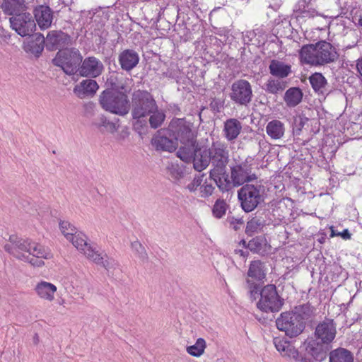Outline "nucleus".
I'll return each mask as SVG.
<instances>
[{
  "label": "nucleus",
  "instance_id": "2f4dec72",
  "mask_svg": "<svg viewBox=\"0 0 362 362\" xmlns=\"http://www.w3.org/2000/svg\"><path fill=\"white\" fill-rule=\"evenodd\" d=\"M270 74L279 78H284L287 77L291 73V66L284 64V62L272 59L269 66Z\"/></svg>",
  "mask_w": 362,
  "mask_h": 362
},
{
  "label": "nucleus",
  "instance_id": "f704fd0d",
  "mask_svg": "<svg viewBox=\"0 0 362 362\" xmlns=\"http://www.w3.org/2000/svg\"><path fill=\"white\" fill-rule=\"evenodd\" d=\"M35 290L40 298L52 301L57 287L51 283L42 281L36 285Z\"/></svg>",
  "mask_w": 362,
  "mask_h": 362
},
{
  "label": "nucleus",
  "instance_id": "dca6fc26",
  "mask_svg": "<svg viewBox=\"0 0 362 362\" xmlns=\"http://www.w3.org/2000/svg\"><path fill=\"white\" fill-rule=\"evenodd\" d=\"M103 70L104 66L98 58L88 57L82 60L78 72L82 76L96 78L101 75Z\"/></svg>",
  "mask_w": 362,
  "mask_h": 362
},
{
  "label": "nucleus",
  "instance_id": "58836bf2",
  "mask_svg": "<svg viewBox=\"0 0 362 362\" xmlns=\"http://www.w3.org/2000/svg\"><path fill=\"white\" fill-rule=\"evenodd\" d=\"M311 0H299L295 5L293 11L298 17L313 18L317 12L309 7Z\"/></svg>",
  "mask_w": 362,
  "mask_h": 362
},
{
  "label": "nucleus",
  "instance_id": "4be33fe9",
  "mask_svg": "<svg viewBox=\"0 0 362 362\" xmlns=\"http://www.w3.org/2000/svg\"><path fill=\"white\" fill-rule=\"evenodd\" d=\"M330 344L321 341L320 340H310L306 347V352L318 361H322L326 358L327 352L329 351Z\"/></svg>",
  "mask_w": 362,
  "mask_h": 362
},
{
  "label": "nucleus",
  "instance_id": "3c124183",
  "mask_svg": "<svg viewBox=\"0 0 362 362\" xmlns=\"http://www.w3.org/2000/svg\"><path fill=\"white\" fill-rule=\"evenodd\" d=\"M108 82L111 88H106L105 90H114L117 91L127 90L125 83H124L122 81L118 80L116 76H111L108 79Z\"/></svg>",
  "mask_w": 362,
  "mask_h": 362
},
{
  "label": "nucleus",
  "instance_id": "20e7f679",
  "mask_svg": "<svg viewBox=\"0 0 362 362\" xmlns=\"http://www.w3.org/2000/svg\"><path fill=\"white\" fill-rule=\"evenodd\" d=\"M132 116L135 121L133 127L139 134L147 128V117L153 111L157 110L158 105L156 100L151 93L147 90H137L132 94Z\"/></svg>",
  "mask_w": 362,
  "mask_h": 362
},
{
  "label": "nucleus",
  "instance_id": "f257e3e1",
  "mask_svg": "<svg viewBox=\"0 0 362 362\" xmlns=\"http://www.w3.org/2000/svg\"><path fill=\"white\" fill-rule=\"evenodd\" d=\"M6 252L18 259L28 262L35 267L44 264L42 259H48L49 252L42 245L30 239H23L16 235H11L9 243L4 245Z\"/></svg>",
  "mask_w": 362,
  "mask_h": 362
},
{
  "label": "nucleus",
  "instance_id": "c85d7f7f",
  "mask_svg": "<svg viewBox=\"0 0 362 362\" xmlns=\"http://www.w3.org/2000/svg\"><path fill=\"white\" fill-rule=\"evenodd\" d=\"M26 0H3L1 8L5 14L15 16L26 11Z\"/></svg>",
  "mask_w": 362,
  "mask_h": 362
},
{
  "label": "nucleus",
  "instance_id": "a878e982",
  "mask_svg": "<svg viewBox=\"0 0 362 362\" xmlns=\"http://www.w3.org/2000/svg\"><path fill=\"white\" fill-rule=\"evenodd\" d=\"M242 123L236 118L227 119L223 123V136L228 142H234L241 133Z\"/></svg>",
  "mask_w": 362,
  "mask_h": 362
},
{
  "label": "nucleus",
  "instance_id": "4d7b16f0",
  "mask_svg": "<svg viewBox=\"0 0 362 362\" xmlns=\"http://www.w3.org/2000/svg\"><path fill=\"white\" fill-rule=\"evenodd\" d=\"M214 33L220 37L219 42L222 44H226L230 35V30L226 28H220L216 29Z\"/></svg>",
  "mask_w": 362,
  "mask_h": 362
},
{
  "label": "nucleus",
  "instance_id": "9d476101",
  "mask_svg": "<svg viewBox=\"0 0 362 362\" xmlns=\"http://www.w3.org/2000/svg\"><path fill=\"white\" fill-rule=\"evenodd\" d=\"M168 134L174 136L177 144H195L197 141L192 124L184 118L172 119L168 125Z\"/></svg>",
  "mask_w": 362,
  "mask_h": 362
},
{
  "label": "nucleus",
  "instance_id": "72a5a7b5",
  "mask_svg": "<svg viewBox=\"0 0 362 362\" xmlns=\"http://www.w3.org/2000/svg\"><path fill=\"white\" fill-rule=\"evenodd\" d=\"M99 86L97 82L91 78H87L83 80L79 85H77L74 88V93H77L79 96L83 95H94Z\"/></svg>",
  "mask_w": 362,
  "mask_h": 362
},
{
  "label": "nucleus",
  "instance_id": "393cba45",
  "mask_svg": "<svg viewBox=\"0 0 362 362\" xmlns=\"http://www.w3.org/2000/svg\"><path fill=\"white\" fill-rule=\"evenodd\" d=\"M308 79L312 88L318 95L326 96L330 93V86L322 73H313L309 76Z\"/></svg>",
  "mask_w": 362,
  "mask_h": 362
},
{
  "label": "nucleus",
  "instance_id": "338daca9",
  "mask_svg": "<svg viewBox=\"0 0 362 362\" xmlns=\"http://www.w3.org/2000/svg\"><path fill=\"white\" fill-rule=\"evenodd\" d=\"M356 68H357L358 73L362 76V57L357 60Z\"/></svg>",
  "mask_w": 362,
  "mask_h": 362
},
{
  "label": "nucleus",
  "instance_id": "7ed1b4c3",
  "mask_svg": "<svg viewBox=\"0 0 362 362\" xmlns=\"http://www.w3.org/2000/svg\"><path fill=\"white\" fill-rule=\"evenodd\" d=\"M199 153L197 158V168L201 172L205 170L210 164V171H221L226 168L230 161V151L224 142L214 141L210 146H202V151Z\"/></svg>",
  "mask_w": 362,
  "mask_h": 362
},
{
  "label": "nucleus",
  "instance_id": "864d4df0",
  "mask_svg": "<svg viewBox=\"0 0 362 362\" xmlns=\"http://www.w3.org/2000/svg\"><path fill=\"white\" fill-rule=\"evenodd\" d=\"M224 105V100L218 98H213L211 99L209 103V108L214 114L221 112Z\"/></svg>",
  "mask_w": 362,
  "mask_h": 362
},
{
  "label": "nucleus",
  "instance_id": "052dcab7",
  "mask_svg": "<svg viewBox=\"0 0 362 362\" xmlns=\"http://www.w3.org/2000/svg\"><path fill=\"white\" fill-rule=\"evenodd\" d=\"M85 115L92 117L95 114V105L93 103H88L84 105Z\"/></svg>",
  "mask_w": 362,
  "mask_h": 362
},
{
  "label": "nucleus",
  "instance_id": "79ce46f5",
  "mask_svg": "<svg viewBox=\"0 0 362 362\" xmlns=\"http://www.w3.org/2000/svg\"><path fill=\"white\" fill-rule=\"evenodd\" d=\"M246 288L247 294L251 301H255L259 299L262 293V288L263 287L259 281H256L250 279H246Z\"/></svg>",
  "mask_w": 362,
  "mask_h": 362
},
{
  "label": "nucleus",
  "instance_id": "c03bdc74",
  "mask_svg": "<svg viewBox=\"0 0 362 362\" xmlns=\"http://www.w3.org/2000/svg\"><path fill=\"white\" fill-rule=\"evenodd\" d=\"M206 348V341L203 338L197 339L194 345L188 346L187 347V353L194 357H199L202 356Z\"/></svg>",
  "mask_w": 362,
  "mask_h": 362
},
{
  "label": "nucleus",
  "instance_id": "39448f33",
  "mask_svg": "<svg viewBox=\"0 0 362 362\" xmlns=\"http://www.w3.org/2000/svg\"><path fill=\"white\" fill-rule=\"evenodd\" d=\"M299 55L301 62L313 66L330 64L339 58L337 49L325 40L303 45L300 49Z\"/></svg>",
  "mask_w": 362,
  "mask_h": 362
},
{
  "label": "nucleus",
  "instance_id": "8fccbe9b",
  "mask_svg": "<svg viewBox=\"0 0 362 362\" xmlns=\"http://www.w3.org/2000/svg\"><path fill=\"white\" fill-rule=\"evenodd\" d=\"M308 122V118L304 115H299L293 117L292 122V129L294 134L300 135L302 129Z\"/></svg>",
  "mask_w": 362,
  "mask_h": 362
},
{
  "label": "nucleus",
  "instance_id": "b1692460",
  "mask_svg": "<svg viewBox=\"0 0 362 362\" xmlns=\"http://www.w3.org/2000/svg\"><path fill=\"white\" fill-rule=\"evenodd\" d=\"M248 245L249 251L262 257L267 255L271 250V245L264 234L252 238L248 241Z\"/></svg>",
  "mask_w": 362,
  "mask_h": 362
},
{
  "label": "nucleus",
  "instance_id": "6ab92c4d",
  "mask_svg": "<svg viewBox=\"0 0 362 362\" xmlns=\"http://www.w3.org/2000/svg\"><path fill=\"white\" fill-rule=\"evenodd\" d=\"M336 326L333 320L326 319L315 328V335L317 340L330 344L336 336Z\"/></svg>",
  "mask_w": 362,
  "mask_h": 362
},
{
  "label": "nucleus",
  "instance_id": "2eb2a0df",
  "mask_svg": "<svg viewBox=\"0 0 362 362\" xmlns=\"http://www.w3.org/2000/svg\"><path fill=\"white\" fill-rule=\"evenodd\" d=\"M274 344L277 351L283 356L292 358L296 362H314L312 358L307 357L305 354L300 353L286 340L274 338Z\"/></svg>",
  "mask_w": 362,
  "mask_h": 362
},
{
  "label": "nucleus",
  "instance_id": "c756f323",
  "mask_svg": "<svg viewBox=\"0 0 362 362\" xmlns=\"http://www.w3.org/2000/svg\"><path fill=\"white\" fill-rule=\"evenodd\" d=\"M46 45L45 38L41 33L33 35L25 46V51L39 57Z\"/></svg>",
  "mask_w": 362,
  "mask_h": 362
},
{
  "label": "nucleus",
  "instance_id": "a18cd8bd",
  "mask_svg": "<svg viewBox=\"0 0 362 362\" xmlns=\"http://www.w3.org/2000/svg\"><path fill=\"white\" fill-rule=\"evenodd\" d=\"M148 116L149 124L153 129H157L160 127L165 119V113L162 110H159L158 108L157 110L153 111Z\"/></svg>",
  "mask_w": 362,
  "mask_h": 362
},
{
  "label": "nucleus",
  "instance_id": "bf43d9fd",
  "mask_svg": "<svg viewBox=\"0 0 362 362\" xmlns=\"http://www.w3.org/2000/svg\"><path fill=\"white\" fill-rule=\"evenodd\" d=\"M330 230H331V234H330L331 238H333L335 236H340L344 240H350L351 238V233L349 232V230L347 228L344 229L342 232H340L339 233H335L334 227L330 226Z\"/></svg>",
  "mask_w": 362,
  "mask_h": 362
},
{
  "label": "nucleus",
  "instance_id": "c9c22d12",
  "mask_svg": "<svg viewBox=\"0 0 362 362\" xmlns=\"http://www.w3.org/2000/svg\"><path fill=\"white\" fill-rule=\"evenodd\" d=\"M69 241L72 243L73 245L78 250L83 252L87 258V252H88L90 250H97L95 247L88 243L86 235L81 232H78L74 236H73V239H70Z\"/></svg>",
  "mask_w": 362,
  "mask_h": 362
},
{
  "label": "nucleus",
  "instance_id": "680f3d73",
  "mask_svg": "<svg viewBox=\"0 0 362 362\" xmlns=\"http://www.w3.org/2000/svg\"><path fill=\"white\" fill-rule=\"evenodd\" d=\"M181 30L183 33V35H180V38L184 42H187L192 39V33L189 31V30L184 27L181 28Z\"/></svg>",
  "mask_w": 362,
  "mask_h": 362
},
{
  "label": "nucleus",
  "instance_id": "13d9d810",
  "mask_svg": "<svg viewBox=\"0 0 362 362\" xmlns=\"http://www.w3.org/2000/svg\"><path fill=\"white\" fill-rule=\"evenodd\" d=\"M204 176V174H202V175H196L192 181L187 185V189L189 192H194L197 187L201 185Z\"/></svg>",
  "mask_w": 362,
  "mask_h": 362
},
{
  "label": "nucleus",
  "instance_id": "9b49d317",
  "mask_svg": "<svg viewBox=\"0 0 362 362\" xmlns=\"http://www.w3.org/2000/svg\"><path fill=\"white\" fill-rule=\"evenodd\" d=\"M252 86L247 80L239 79L232 84L229 97L238 107H247L252 101Z\"/></svg>",
  "mask_w": 362,
  "mask_h": 362
},
{
  "label": "nucleus",
  "instance_id": "412c9836",
  "mask_svg": "<svg viewBox=\"0 0 362 362\" xmlns=\"http://www.w3.org/2000/svg\"><path fill=\"white\" fill-rule=\"evenodd\" d=\"M33 14L35 21L41 30H46L51 26L53 20V11L49 6L39 5L34 8Z\"/></svg>",
  "mask_w": 362,
  "mask_h": 362
},
{
  "label": "nucleus",
  "instance_id": "6e6552de",
  "mask_svg": "<svg viewBox=\"0 0 362 362\" xmlns=\"http://www.w3.org/2000/svg\"><path fill=\"white\" fill-rule=\"evenodd\" d=\"M284 304V299L279 294L274 284H267L262 288L261 296L257 308L262 312L278 313Z\"/></svg>",
  "mask_w": 362,
  "mask_h": 362
},
{
  "label": "nucleus",
  "instance_id": "a19ab883",
  "mask_svg": "<svg viewBox=\"0 0 362 362\" xmlns=\"http://www.w3.org/2000/svg\"><path fill=\"white\" fill-rule=\"evenodd\" d=\"M287 87V82L279 79L269 78L264 84V89L270 94L277 95Z\"/></svg>",
  "mask_w": 362,
  "mask_h": 362
},
{
  "label": "nucleus",
  "instance_id": "a211bd4d",
  "mask_svg": "<svg viewBox=\"0 0 362 362\" xmlns=\"http://www.w3.org/2000/svg\"><path fill=\"white\" fill-rule=\"evenodd\" d=\"M182 144L184 146H181L177 152V157L187 163L192 162L194 170L201 172V170L197 168L196 162L199 153L202 151V146H199L197 141L195 144Z\"/></svg>",
  "mask_w": 362,
  "mask_h": 362
},
{
  "label": "nucleus",
  "instance_id": "1a4fd4ad",
  "mask_svg": "<svg viewBox=\"0 0 362 362\" xmlns=\"http://www.w3.org/2000/svg\"><path fill=\"white\" fill-rule=\"evenodd\" d=\"M83 57L80 52L75 48L59 50L52 59V63L69 75H73L80 68Z\"/></svg>",
  "mask_w": 362,
  "mask_h": 362
},
{
  "label": "nucleus",
  "instance_id": "ddd939ff",
  "mask_svg": "<svg viewBox=\"0 0 362 362\" xmlns=\"http://www.w3.org/2000/svg\"><path fill=\"white\" fill-rule=\"evenodd\" d=\"M230 177L237 187L257 179V175L252 173L251 165L247 160L230 167Z\"/></svg>",
  "mask_w": 362,
  "mask_h": 362
},
{
  "label": "nucleus",
  "instance_id": "603ef678",
  "mask_svg": "<svg viewBox=\"0 0 362 362\" xmlns=\"http://www.w3.org/2000/svg\"><path fill=\"white\" fill-rule=\"evenodd\" d=\"M257 33L255 30H247L243 33V40L245 45H249L250 44L259 45V40L256 38Z\"/></svg>",
  "mask_w": 362,
  "mask_h": 362
},
{
  "label": "nucleus",
  "instance_id": "bb28decb",
  "mask_svg": "<svg viewBox=\"0 0 362 362\" xmlns=\"http://www.w3.org/2000/svg\"><path fill=\"white\" fill-rule=\"evenodd\" d=\"M88 253V259L98 265H102L108 272L116 269L119 264L113 258L107 257L105 253H100L98 250H90Z\"/></svg>",
  "mask_w": 362,
  "mask_h": 362
},
{
  "label": "nucleus",
  "instance_id": "6e6d98bb",
  "mask_svg": "<svg viewBox=\"0 0 362 362\" xmlns=\"http://www.w3.org/2000/svg\"><path fill=\"white\" fill-rule=\"evenodd\" d=\"M214 189L215 187L211 184H207V182H205L200 188L201 197L202 198L209 197L213 194Z\"/></svg>",
  "mask_w": 362,
  "mask_h": 362
},
{
  "label": "nucleus",
  "instance_id": "5701e85b",
  "mask_svg": "<svg viewBox=\"0 0 362 362\" xmlns=\"http://www.w3.org/2000/svg\"><path fill=\"white\" fill-rule=\"evenodd\" d=\"M139 53L133 49H125L120 52L118 62L123 71L129 72L134 69L139 62Z\"/></svg>",
  "mask_w": 362,
  "mask_h": 362
},
{
  "label": "nucleus",
  "instance_id": "ea45409f",
  "mask_svg": "<svg viewBox=\"0 0 362 362\" xmlns=\"http://www.w3.org/2000/svg\"><path fill=\"white\" fill-rule=\"evenodd\" d=\"M92 126L98 129L101 132H108L114 133L117 130L116 124L109 121L104 115H99L91 123Z\"/></svg>",
  "mask_w": 362,
  "mask_h": 362
},
{
  "label": "nucleus",
  "instance_id": "0e129e2a",
  "mask_svg": "<svg viewBox=\"0 0 362 362\" xmlns=\"http://www.w3.org/2000/svg\"><path fill=\"white\" fill-rule=\"evenodd\" d=\"M234 253L236 255H238L240 257H243L244 259H246L250 255L249 251L243 250L242 249H235L234 250Z\"/></svg>",
  "mask_w": 362,
  "mask_h": 362
},
{
  "label": "nucleus",
  "instance_id": "de8ad7c7",
  "mask_svg": "<svg viewBox=\"0 0 362 362\" xmlns=\"http://www.w3.org/2000/svg\"><path fill=\"white\" fill-rule=\"evenodd\" d=\"M131 248L134 255L143 262H147L148 256L145 247L138 240L134 241L131 243Z\"/></svg>",
  "mask_w": 362,
  "mask_h": 362
},
{
  "label": "nucleus",
  "instance_id": "5fc2aeb1",
  "mask_svg": "<svg viewBox=\"0 0 362 362\" xmlns=\"http://www.w3.org/2000/svg\"><path fill=\"white\" fill-rule=\"evenodd\" d=\"M227 222L229 223L230 228L234 230L238 231L244 224V221L242 218H235L234 216H228Z\"/></svg>",
  "mask_w": 362,
  "mask_h": 362
},
{
  "label": "nucleus",
  "instance_id": "f8f14e48",
  "mask_svg": "<svg viewBox=\"0 0 362 362\" xmlns=\"http://www.w3.org/2000/svg\"><path fill=\"white\" fill-rule=\"evenodd\" d=\"M11 27L21 36H30L36 29V23L30 13L23 12L10 18Z\"/></svg>",
  "mask_w": 362,
  "mask_h": 362
},
{
  "label": "nucleus",
  "instance_id": "f03ea898",
  "mask_svg": "<svg viewBox=\"0 0 362 362\" xmlns=\"http://www.w3.org/2000/svg\"><path fill=\"white\" fill-rule=\"evenodd\" d=\"M313 308L310 303L297 305L291 311L283 312L276 320L279 330L284 332L290 338L300 335L305 328V321L313 315Z\"/></svg>",
  "mask_w": 362,
  "mask_h": 362
},
{
  "label": "nucleus",
  "instance_id": "423d86ee",
  "mask_svg": "<svg viewBox=\"0 0 362 362\" xmlns=\"http://www.w3.org/2000/svg\"><path fill=\"white\" fill-rule=\"evenodd\" d=\"M127 93L128 90H104L99 95L100 105L107 112L124 116L130 110Z\"/></svg>",
  "mask_w": 362,
  "mask_h": 362
},
{
  "label": "nucleus",
  "instance_id": "4c0bfd02",
  "mask_svg": "<svg viewBox=\"0 0 362 362\" xmlns=\"http://www.w3.org/2000/svg\"><path fill=\"white\" fill-rule=\"evenodd\" d=\"M354 354L344 348H337L329 352V362H354Z\"/></svg>",
  "mask_w": 362,
  "mask_h": 362
},
{
  "label": "nucleus",
  "instance_id": "774afa93",
  "mask_svg": "<svg viewBox=\"0 0 362 362\" xmlns=\"http://www.w3.org/2000/svg\"><path fill=\"white\" fill-rule=\"evenodd\" d=\"M355 19L357 20L358 24L362 26V12H359V14H356Z\"/></svg>",
  "mask_w": 362,
  "mask_h": 362
},
{
  "label": "nucleus",
  "instance_id": "e2e57ef3",
  "mask_svg": "<svg viewBox=\"0 0 362 362\" xmlns=\"http://www.w3.org/2000/svg\"><path fill=\"white\" fill-rule=\"evenodd\" d=\"M209 40L211 45L216 46V47H218V48H221V47L225 45L219 42L220 38H218L216 36L211 35L209 36Z\"/></svg>",
  "mask_w": 362,
  "mask_h": 362
},
{
  "label": "nucleus",
  "instance_id": "7c9ffc66",
  "mask_svg": "<svg viewBox=\"0 0 362 362\" xmlns=\"http://www.w3.org/2000/svg\"><path fill=\"white\" fill-rule=\"evenodd\" d=\"M267 225V220L262 215H256L247 222L245 233L247 236L252 237L255 234L263 231Z\"/></svg>",
  "mask_w": 362,
  "mask_h": 362
},
{
  "label": "nucleus",
  "instance_id": "aec40b11",
  "mask_svg": "<svg viewBox=\"0 0 362 362\" xmlns=\"http://www.w3.org/2000/svg\"><path fill=\"white\" fill-rule=\"evenodd\" d=\"M209 178L213 180L218 189L224 192L238 187L233 178L227 173L226 168L221 171H209Z\"/></svg>",
  "mask_w": 362,
  "mask_h": 362
},
{
  "label": "nucleus",
  "instance_id": "37998d69",
  "mask_svg": "<svg viewBox=\"0 0 362 362\" xmlns=\"http://www.w3.org/2000/svg\"><path fill=\"white\" fill-rule=\"evenodd\" d=\"M228 209L229 205L227 204L226 200L223 199H218L215 201L212 207V215L216 218L220 219L226 215Z\"/></svg>",
  "mask_w": 362,
  "mask_h": 362
},
{
  "label": "nucleus",
  "instance_id": "0eeeda50",
  "mask_svg": "<svg viewBox=\"0 0 362 362\" xmlns=\"http://www.w3.org/2000/svg\"><path fill=\"white\" fill-rule=\"evenodd\" d=\"M264 187L259 185L245 184L238 191V198L242 209L249 213L264 201Z\"/></svg>",
  "mask_w": 362,
  "mask_h": 362
},
{
  "label": "nucleus",
  "instance_id": "4468645a",
  "mask_svg": "<svg viewBox=\"0 0 362 362\" xmlns=\"http://www.w3.org/2000/svg\"><path fill=\"white\" fill-rule=\"evenodd\" d=\"M71 45V36L62 30H51L46 37V47L49 51L68 49Z\"/></svg>",
  "mask_w": 362,
  "mask_h": 362
},
{
  "label": "nucleus",
  "instance_id": "69168bd1",
  "mask_svg": "<svg viewBox=\"0 0 362 362\" xmlns=\"http://www.w3.org/2000/svg\"><path fill=\"white\" fill-rule=\"evenodd\" d=\"M170 110L172 111V112L175 115H179L181 112L180 107L177 104H171L170 105Z\"/></svg>",
  "mask_w": 362,
  "mask_h": 362
},
{
  "label": "nucleus",
  "instance_id": "49530a36",
  "mask_svg": "<svg viewBox=\"0 0 362 362\" xmlns=\"http://www.w3.org/2000/svg\"><path fill=\"white\" fill-rule=\"evenodd\" d=\"M167 173L175 181H178L184 176V168L177 163H169L167 166Z\"/></svg>",
  "mask_w": 362,
  "mask_h": 362
},
{
  "label": "nucleus",
  "instance_id": "09e8293b",
  "mask_svg": "<svg viewBox=\"0 0 362 362\" xmlns=\"http://www.w3.org/2000/svg\"><path fill=\"white\" fill-rule=\"evenodd\" d=\"M59 228L68 240L73 239V236L78 232L74 225L66 221H62L59 222Z\"/></svg>",
  "mask_w": 362,
  "mask_h": 362
},
{
  "label": "nucleus",
  "instance_id": "473e14b6",
  "mask_svg": "<svg viewBox=\"0 0 362 362\" xmlns=\"http://www.w3.org/2000/svg\"><path fill=\"white\" fill-rule=\"evenodd\" d=\"M303 93L299 87H291L287 89L284 95V100L288 107H295L303 99Z\"/></svg>",
  "mask_w": 362,
  "mask_h": 362
},
{
  "label": "nucleus",
  "instance_id": "f3484780",
  "mask_svg": "<svg viewBox=\"0 0 362 362\" xmlns=\"http://www.w3.org/2000/svg\"><path fill=\"white\" fill-rule=\"evenodd\" d=\"M152 144L157 150L168 152L175 151L178 146L174 136L168 134V127L158 131V134L153 138Z\"/></svg>",
  "mask_w": 362,
  "mask_h": 362
},
{
  "label": "nucleus",
  "instance_id": "cd10ccee",
  "mask_svg": "<svg viewBox=\"0 0 362 362\" xmlns=\"http://www.w3.org/2000/svg\"><path fill=\"white\" fill-rule=\"evenodd\" d=\"M247 276V279L259 282L263 281L267 276L266 264L259 259L251 261L249 264Z\"/></svg>",
  "mask_w": 362,
  "mask_h": 362
},
{
  "label": "nucleus",
  "instance_id": "e433bc0d",
  "mask_svg": "<svg viewBox=\"0 0 362 362\" xmlns=\"http://www.w3.org/2000/svg\"><path fill=\"white\" fill-rule=\"evenodd\" d=\"M284 132V124L280 120L273 119L267 124L266 132L272 139H279L282 138Z\"/></svg>",
  "mask_w": 362,
  "mask_h": 362
}]
</instances>
